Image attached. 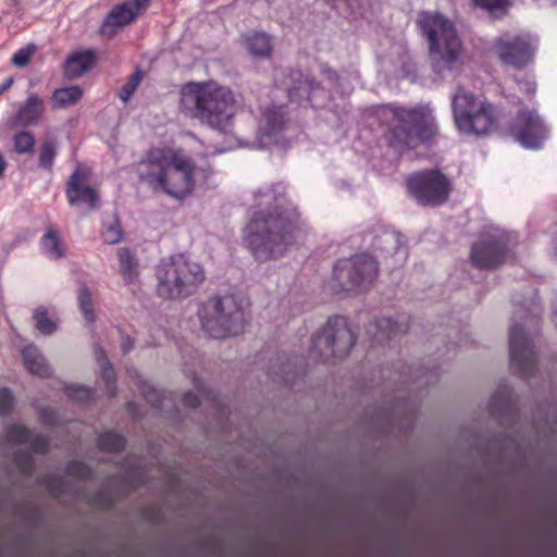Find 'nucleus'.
I'll use <instances>...</instances> for the list:
<instances>
[{
  "label": "nucleus",
  "mask_w": 557,
  "mask_h": 557,
  "mask_svg": "<svg viewBox=\"0 0 557 557\" xmlns=\"http://www.w3.org/2000/svg\"><path fill=\"white\" fill-rule=\"evenodd\" d=\"M40 246L50 258L61 259L66 255V248L62 244L61 235L53 226L47 228L41 237Z\"/></svg>",
  "instance_id": "nucleus-27"
},
{
  "label": "nucleus",
  "mask_w": 557,
  "mask_h": 557,
  "mask_svg": "<svg viewBox=\"0 0 557 557\" xmlns=\"http://www.w3.org/2000/svg\"><path fill=\"white\" fill-rule=\"evenodd\" d=\"M42 484L53 496H60L64 493V481L62 478L48 475L42 479Z\"/></svg>",
  "instance_id": "nucleus-42"
},
{
  "label": "nucleus",
  "mask_w": 557,
  "mask_h": 557,
  "mask_svg": "<svg viewBox=\"0 0 557 557\" xmlns=\"http://www.w3.org/2000/svg\"><path fill=\"white\" fill-rule=\"evenodd\" d=\"M136 484L141 485V484H144V482L141 480H138Z\"/></svg>",
  "instance_id": "nucleus-57"
},
{
  "label": "nucleus",
  "mask_w": 557,
  "mask_h": 557,
  "mask_svg": "<svg viewBox=\"0 0 557 557\" xmlns=\"http://www.w3.org/2000/svg\"><path fill=\"white\" fill-rule=\"evenodd\" d=\"M139 388L144 398L154 408L162 407L163 394L160 391L147 383H143Z\"/></svg>",
  "instance_id": "nucleus-39"
},
{
  "label": "nucleus",
  "mask_w": 557,
  "mask_h": 557,
  "mask_svg": "<svg viewBox=\"0 0 557 557\" xmlns=\"http://www.w3.org/2000/svg\"><path fill=\"white\" fill-rule=\"evenodd\" d=\"M35 53V47L34 46H27L24 48L18 49L12 57V63L17 67H24L29 62L32 57Z\"/></svg>",
  "instance_id": "nucleus-41"
},
{
  "label": "nucleus",
  "mask_w": 557,
  "mask_h": 557,
  "mask_svg": "<svg viewBox=\"0 0 557 557\" xmlns=\"http://www.w3.org/2000/svg\"><path fill=\"white\" fill-rule=\"evenodd\" d=\"M509 132L523 147L539 149L548 136L544 120L535 110L522 108L509 125Z\"/></svg>",
  "instance_id": "nucleus-12"
},
{
  "label": "nucleus",
  "mask_w": 557,
  "mask_h": 557,
  "mask_svg": "<svg viewBox=\"0 0 557 557\" xmlns=\"http://www.w3.org/2000/svg\"><path fill=\"white\" fill-rule=\"evenodd\" d=\"M13 82V77H8L0 84V96L12 87Z\"/></svg>",
  "instance_id": "nucleus-52"
},
{
  "label": "nucleus",
  "mask_w": 557,
  "mask_h": 557,
  "mask_svg": "<svg viewBox=\"0 0 557 557\" xmlns=\"http://www.w3.org/2000/svg\"><path fill=\"white\" fill-rule=\"evenodd\" d=\"M84 90L79 86H69L55 89L51 95L54 109H64L77 104L83 98Z\"/></svg>",
  "instance_id": "nucleus-25"
},
{
  "label": "nucleus",
  "mask_w": 557,
  "mask_h": 557,
  "mask_svg": "<svg viewBox=\"0 0 557 557\" xmlns=\"http://www.w3.org/2000/svg\"><path fill=\"white\" fill-rule=\"evenodd\" d=\"M97 446L103 451H122L126 446V440L115 432H106L98 437Z\"/></svg>",
  "instance_id": "nucleus-29"
},
{
  "label": "nucleus",
  "mask_w": 557,
  "mask_h": 557,
  "mask_svg": "<svg viewBox=\"0 0 557 557\" xmlns=\"http://www.w3.org/2000/svg\"><path fill=\"white\" fill-rule=\"evenodd\" d=\"M90 172L78 164L65 184V196L71 207L86 206L88 210L99 207L100 197L97 188L88 185Z\"/></svg>",
  "instance_id": "nucleus-16"
},
{
  "label": "nucleus",
  "mask_w": 557,
  "mask_h": 557,
  "mask_svg": "<svg viewBox=\"0 0 557 557\" xmlns=\"http://www.w3.org/2000/svg\"><path fill=\"white\" fill-rule=\"evenodd\" d=\"M97 60V53L91 50L77 51L69 55L64 63V76L75 79L92 69Z\"/></svg>",
  "instance_id": "nucleus-21"
},
{
  "label": "nucleus",
  "mask_w": 557,
  "mask_h": 557,
  "mask_svg": "<svg viewBox=\"0 0 557 557\" xmlns=\"http://www.w3.org/2000/svg\"><path fill=\"white\" fill-rule=\"evenodd\" d=\"M509 354L511 368L522 377L532 376L537 361L534 346L524 330L515 324L509 331Z\"/></svg>",
  "instance_id": "nucleus-15"
},
{
  "label": "nucleus",
  "mask_w": 557,
  "mask_h": 557,
  "mask_svg": "<svg viewBox=\"0 0 557 557\" xmlns=\"http://www.w3.org/2000/svg\"><path fill=\"white\" fill-rule=\"evenodd\" d=\"M117 258L120 262V273L126 284L133 283L139 275L138 259L131 253L128 248H119Z\"/></svg>",
  "instance_id": "nucleus-26"
},
{
  "label": "nucleus",
  "mask_w": 557,
  "mask_h": 557,
  "mask_svg": "<svg viewBox=\"0 0 557 557\" xmlns=\"http://www.w3.org/2000/svg\"><path fill=\"white\" fill-rule=\"evenodd\" d=\"M144 78V72L137 67L132 75L128 76L126 83L122 86L121 90L119 91V98L124 102L127 103L135 91L137 90L138 86L140 85L141 81Z\"/></svg>",
  "instance_id": "nucleus-31"
},
{
  "label": "nucleus",
  "mask_w": 557,
  "mask_h": 557,
  "mask_svg": "<svg viewBox=\"0 0 557 557\" xmlns=\"http://www.w3.org/2000/svg\"><path fill=\"white\" fill-rule=\"evenodd\" d=\"M258 207L244 230V242L260 262L282 257L295 243L297 221L284 210V197L273 189L257 195Z\"/></svg>",
  "instance_id": "nucleus-2"
},
{
  "label": "nucleus",
  "mask_w": 557,
  "mask_h": 557,
  "mask_svg": "<svg viewBox=\"0 0 557 557\" xmlns=\"http://www.w3.org/2000/svg\"><path fill=\"white\" fill-rule=\"evenodd\" d=\"M134 407H135V404H134V403H132V401H131V403H128V404H127V408H128V410H129L131 412H133Z\"/></svg>",
  "instance_id": "nucleus-56"
},
{
  "label": "nucleus",
  "mask_w": 557,
  "mask_h": 557,
  "mask_svg": "<svg viewBox=\"0 0 557 557\" xmlns=\"http://www.w3.org/2000/svg\"><path fill=\"white\" fill-rule=\"evenodd\" d=\"M22 358L29 373L41 377L50 376L51 368L35 346L29 345L25 347L22 350Z\"/></svg>",
  "instance_id": "nucleus-24"
},
{
  "label": "nucleus",
  "mask_w": 557,
  "mask_h": 557,
  "mask_svg": "<svg viewBox=\"0 0 557 557\" xmlns=\"http://www.w3.org/2000/svg\"><path fill=\"white\" fill-rule=\"evenodd\" d=\"M66 394L78 401H87L91 398L92 391L83 386H70L66 388Z\"/></svg>",
  "instance_id": "nucleus-46"
},
{
  "label": "nucleus",
  "mask_w": 557,
  "mask_h": 557,
  "mask_svg": "<svg viewBox=\"0 0 557 557\" xmlns=\"http://www.w3.org/2000/svg\"><path fill=\"white\" fill-rule=\"evenodd\" d=\"M57 156V145L53 140H45L39 148L38 162L42 169L51 170Z\"/></svg>",
  "instance_id": "nucleus-34"
},
{
  "label": "nucleus",
  "mask_w": 557,
  "mask_h": 557,
  "mask_svg": "<svg viewBox=\"0 0 557 557\" xmlns=\"http://www.w3.org/2000/svg\"><path fill=\"white\" fill-rule=\"evenodd\" d=\"M27 444L29 445L32 451L35 454H46L49 449V441L39 434L34 435L32 433V438Z\"/></svg>",
  "instance_id": "nucleus-44"
},
{
  "label": "nucleus",
  "mask_w": 557,
  "mask_h": 557,
  "mask_svg": "<svg viewBox=\"0 0 557 557\" xmlns=\"http://www.w3.org/2000/svg\"><path fill=\"white\" fill-rule=\"evenodd\" d=\"M154 273L157 295L168 300L194 295L206 278L202 267L182 253L162 259Z\"/></svg>",
  "instance_id": "nucleus-5"
},
{
  "label": "nucleus",
  "mask_w": 557,
  "mask_h": 557,
  "mask_svg": "<svg viewBox=\"0 0 557 557\" xmlns=\"http://www.w3.org/2000/svg\"><path fill=\"white\" fill-rule=\"evenodd\" d=\"M46 113L44 99L37 94H30L20 102L15 112L10 119V123L15 127L36 126L41 123Z\"/></svg>",
  "instance_id": "nucleus-19"
},
{
  "label": "nucleus",
  "mask_w": 557,
  "mask_h": 557,
  "mask_svg": "<svg viewBox=\"0 0 557 557\" xmlns=\"http://www.w3.org/2000/svg\"><path fill=\"white\" fill-rule=\"evenodd\" d=\"M141 183L153 193H162L173 199L184 200L195 190L197 176L207 181L212 169L197 166L195 161L181 148L169 146L152 147L135 164Z\"/></svg>",
  "instance_id": "nucleus-1"
},
{
  "label": "nucleus",
  "mask_w": 557,
  "mask_h": 557,
  "mask_svg": "<svg viewBox=\"0 0 557 557\" xmlns=\"http://www.w3.org/2000/svg\"><path fill=\"white\" fill-rule=\"evenodd\" d=\"M88 504L101 510H110L113 507V499L109 493L98 491L89 497Z\"/></svg>",
  "instance_id": "nucleus-40"
},
{
  "label": "nucleus",
  "mask_w": 557,
  "mask_h": 557,
  "mask_svg": "<svg viewBox=\"0 0 557 557\" xmlns=\"http://www.w3.org/2000/svg\"><path fill=\"white\" fill-rule=\"evenodd\" d=\"M507 401V395H504L503 392H497L495 395L492 396L490 400V407L493 409L498 403H506Z\"/></svg>",
  "instance_id": "nucleus-50"
},
{
  "label": "nucleus",
  "mask_w": 557,
  "mask_h": 557,
  "mask_svg": "<svg viewBox=\"0 0 557 557\" xmlns=\"http://www.w3.org/2000/svg\"><path fill=\"white\" fill-rule=\"evenodd\" d=\"M286 111L284 106H269L261 110L258 119L257 134L263 145L272 141L286 125Z\"/></svg>",
  "instance_id": "nucleus-18"
},
{
  "label": "nucleus",
  "mask_w": 557,
  "mask_h": 557,
  "mask_svg": "<svg viewBox=\"0 0 557 557\" xmlns=\"http://www.w3.org/2000/svg\"><path fill=\"white\" fill-rule=\"evenodd\" d=\"M133 348V342L129 337L125 339V342L122 344V349L124 354H127Z\"/></svg>",
  "instance_id": "nucleus-53"
},
{
  "label": "nucleus",
  "mask_w": 557,
  "mask_h": 557,
  "mask_svg": "<svg viewBox=\"0 0 557 557\" xmlns=\"http://www.w3.org/2000/svg\"><path fill=\"white\" fill-rule=\"evenodd\" d=\"M77 300L79 310L84 318L87 320L88 323H94L96 315L94 311L92 298L91 293L89 292L86 285H83L79 288Z\"/></svg>",
  "instance_id": "nucleus-32"
},
{
  "label": "nucleus",
  "mask_w": 557,
  "mask_h": 557,
  "mask_svg": "<svg viewBox=\"0 0 557 557\" xmlns=\"http://www.w3.org/2000/svg\"><path fill=\"white\" fill-rule=\"evenodd\" d=\"M376 331L373 335V343L383 345L398 334H405L409 330L407 320L398 321L391 318H380L373 325Z\"/></svg>",
  "instance_id": "nucleus-22"
},
{
  "label": "nucleus",
  "mask_w": 557,
  "mask_h": 557,
  "mask_svg": "<svg viewBox=\"0 0 557 557\" xmlns=\"http://www.w3.org/2000/svg\"><path fill=\"white\" fill-rule=\"evenodd\" d=\"M13 463L20 472L25 475L32 474L34 470V459L30 453L26 450H16L12 458Z\"/></svg>",
  "instance_id": "nucleus-37"
},
{
  "label": "nucleus",
  "mask_w": 557,
  "mask_h": 557,
  "mask_svg": "<svg viewBox=\"0 0 557 557\" xmlns=\"http://www.w3.org/2000/svg\"><path fill=\"white\" fill-rule=\"evenodd\" d=\"M181 110L189 119L218 133L231 134L237 100L234 91L214 81L188 82L181 88Z\"/></svg>",
  "instance_id": "nucleus-3"
},
{
  "label": "nucleus",
  "mask_w": 557,
  "mask_h": 557,
  "mask_svg": "<svg viewBox=\"0 0 557 557\" xmlns=\"http://www.w3.org/2000/svg\"><path fill=\"white\" fill-rule=\"evenodd\" d=\"M321 73L323 76L332 84L337 83L338 81V74L333 69L329 67L327 65H323L321 67Z\"/></svg>",
  "instance_id": "nucleus-49"
},
{
  "label": "nucleus",
  "mask_w": 557,
  "mask_h": 557,
  "mask_svg": "<svg viewBox=\"0 0 557 557\" xmlns=\"http://www.w3.org/2000/svg\"><path fill=\"white\" fill-rule=\"evenodd\" d=\"M512 247L507 235L487 236L472 245L471 263L481 270L495 269L509 258Z\"/></svg>",
  "instance_id": "nucleus-13"
},
{
  "label": "nucleus",
  "mask_w": 557,
  "mask_h": 557,
  "mask_svg": "<svg viewBox=\"0 0 557 557\" xmlns=\"http://www.w3.org/2000/svg\"><path fill=\"white\" fill-rule=\"evenodd\" d=\"M202 330L216 339L243 332L245 313L233 296L212 297L198 310Z\"/></svg>",
  "instance_id": "nucleus-8"
},
{
  "label": "nucleus",
  "mask_w": 557,
  "mask_h": 557,
  "mask_svg": "<svg viewBox=\"0 0 557 557\" xmlns=\"http://www.w3.org/2000/svg\"><path fill=\"white\" fill-rule=\"evenodd\" d=\"M65 473L78 480L88 481L92 478V470L83 461L73 460L65 467Z\"/></svg>",
  "instance_id": "nucleus-38"
},
{
  "label": "nucleus",
  "mask_w": 557,
  "mask_h": 557,
  "mask_svg": "<svg viewBox=\"0 0 557 557\" xmlns=\"http://www.w3.org/2000/svg\"><path fill=\"white\" fill-rule=\"evenodd\" d=\"M5 437L15 444H27L32 438V431L21 424H11L7 428Z\"/></svg>",
  "instance_id": "nucleus-36"
},
{
  "label": "nucleus",
  "mask_w": 557,
  "mask_h": 557,
  "mask_svg": "<svg viewBox=\"0 0 557 557\" xmlns=\"http://www.w3.org/2000/svg\"><path fill=\"white\" fill-rule=\"evenodd\" d=\"M14 151L17 154H32L35 148V136L28 131H20L14 134L13 138Z\"/></svg>",
  "instance_id": "nucleus-30"
},
{
  "label": "nucleus",
  "mask_w": 557,
  "mask_h": 557,
  "mask_svg": "<svg viewBox=\"0 0 557 557\" xmlns=\"http://www.w3.org/2000/svg\"><path fill=\"white\" fill-rule=\"evenodd\" d=\"M417 25L429 42L434 71L451 70L461 52V41L453 22L437 12H421Z\"/></svg>",
  "instance_id": "nucleus-6"
},
{
  "label": "nucleus",
  "mask_w": 557,
  "mask_h": 557,
  "mask_svg": "<svg viewBox=\"0 0 557 557\" xmlns=\"http://www.w3.org/2000/svg\"><path fill=\"white\" fill-rule=\"evenodd\" d=\"M150 0H129L114 5L100 25L102 36H113L121 28L136 20L148 7Z\"/></svg>",
  "instance_id": "nucleus-17"
},
{
  "label": "nucleus",
  "mask_w": 557,
  "mask_h": 557,
  "mask_svg": "<svg viewBox=\"0 0 557 557\" xmlns=\"http://www.w3.org/2000/svg\"><path fill=\"white\" fill-rule=\"evenodd\" d=\"M41 419L45 423H52L54 420V412L50 409H44L41 411Z\"/></svg>",
  "instance_id": "nucleus-51"
},
{
  "label": "nucleus",
  "mask_w": 557,
  "mask_h": 557,
  "mask_svg": "<svg viewBox=\"0 0 557 557\" xmlns=\"http://www.w3.org/2000/svg\"><path fill=\"white\" fill-rule=\"evenodd\" d=\"M377 114L382 117H391L393 125L386 134V140L388 146L399 153L416 149L437 134L434 117L421 107L405 108L386 104L377 110Z\"/></svg>",
  "instance_id": "nucleus-4"
},
{
  "label": "nucleus",
  "mask_w": 557,
  "mask_h": 557,
  "mask_svg": "<svg viewBox=\"0 0 557 557\" xmlns=\"http://www.w3.org/2000/svg\"><path fill=\"white\" fill-rule=\"evenodd\" d=\"M409 195L423 207H440L450 196V180L440 170L430 169L411 173L406 178Z\"/></svg>",
  "instance_id": "nucleus-11"
},
{
  "label": "nucleus",
  "mask_w": 557,
  "mask_h": 557,
  "mask_svg": "<svg viewBox=\"0 0 557 557\" xmlns=\"http://www.w3.org/2000/svg\"><path fill=\"white\" fill-rule=\"evenodd\" d=\"M34 320L36 329L44 335H50L55 330V323L48 317V311L45 307H38L34 311Z\"/></svg>",
  "instance_id": "nucleus-35"
},
{
  "label": "nucleus",
  "mask_w": 557,
  "mask_h": 557,
  "mask_svg": "<svg viewBox=\"0 0 557 557\" xmlns=\"http://www.w3.org/2000/svg\"><path fill=\"white\" fill-rule=\"evenodd\" d=\"M98 356V361L101 367V377L106 383V387L111 397H114L116 394V375L115 371L112 368L111 363L107 360L104 351L102 348L98 347L96 350Z\"/></svg>",
  "instance_id": "nucleus-28"
},
{
  "label": "nucleus",
  "mask_w": 557,
  "mask_h": 557,
  "mask_svg": "<svg viewBox=\"0 0 557 557\" xmlns=\"http://www.w3.org/2000/svg\"><path fill=\"white\" fill-rule=\"evenodd\" d=\"M14 397L7 387L0 389V416H9L13 409Z\"/></svg>",
  "instance_id": "nucleus-43"
},
{
  "label": "nucleus",
  "mask_w": 557,
  "mask_h": 557,
  "mask_svg": "<svg viewBox=\"0 0 557 557\" xmlns=\"http://www.w3.org/2000/svg\"><path fill=\"white\" fill-rule=\"evenodd\" d=\"M377 273V261L367 253L338 260L333 269L335 284L332 289L336 293L364 292L376 280Z\"/></svg>",
  "instance_id": "nucleus-10"
},
{
  "label": "nucleus",
  "mask_w": 557,
  "mask_h": 557,
  "mask_svg": "<svg viewBox=\"0 0 557 557\" xmlns=\"http://www.w3.org/2000/svg\"><path fill=\"white\" fill-rule=\"evenodd\" d=\"M356 344V337L346 318L335 315L311 338L310 357L313 360L327 362L343 358Z\"/></svg>",
  "instance_id": "nucleus-9"
},
{
  "label": "nucleus",
  "mask_w": 557,
  "mask_h": 557,
  "mask_svg": "<svg viewBox=\"0 0 557 557\" xmlns=\"http://www.w3.org/2000/svg\"><path fill=\"white\" fill-rule=\"evenodd\" d=\"M287 77L290 81V85L286 83L289 100L299 104L304 101L313 104L315 92L322 91L320 84L298 70H289Z\"/></svg>",
  "instance_id": "nucleus-20"
},
{
  "label": "nucleus",
  "mask_w": 557,
  "mask_h": 557,
  "mask_svg": "<svg viewBox=\"0 0 557 557\" xmlns=\"http://www.w3.org/2000/svg\"><path fill=\"white\" fill-rule=\"evenodd\" d=\"M101 235L104 243L109 245L117 244L122 239V227L120 221L115 216L111 220L104 221Z\"/></svg>",
  "instance_id": "nucleus-33"
},
{
  "label": "nucleus",
  "mask_w": 557,
  "mask_h": 557,
  "mask_svg": "<svg viewBox=\"0 0 557 557\" xmlns=\"http://www.w3.org/2000/svg\"><path fill=\"white\" fill-rule=\"evenodd\" d=\"M183 404L189 408H197L201 405V400L198 394L194 392H187L183 397Z\"/></svg>",
  "instance_id": "nucleus-48"
},
{
  "label": "nucleus",
  "mask_w": 557,
  "mask_h": 557,
  "mask_svg": "<svg viewBox=\"0 0 557 557\" xmlns=\"http://www.w3.org/2000/svg\"><path fill=\"white\" fill-rule=\"evenodd\" d=\"M244 44L253 58H270L273 45L271 37L262 32H253L244 36Z\"/></svg>",
  "instance_id": "nucleus-23"
},
{
  "label": "nucleus",
  "mask_w": 557,
  "mask_h": 557,
  "mask_svg": "<svg viewBox=\"0 0 557 557\" xmlns=\"http://www.w3.org/2000/svg\"><path fill=\"white\" fill-rule=\"evenodd\" d=\"M199 391L201 392V395H202V396H205V395H206V396H207V398H209V397H211V396H212V400H213V401H218V396H216L214 393H212V392H205V391H201V389H199Z\"/></svg>",
  "instance_id": "nucleus-55"
},
{
  "label": "nucleus",
  "mask_w": 557,
  "mask_h": 557,
  "mask_svg": "<svg viewBox=\"0 0 557 557\" xmlns=\"http://www.w3.org/2000/svg\"><path fill=\"white\" fill-rule=\"evenodd\" d=\"M516 82L519 86V90L527 96H534L536 92V84L533 79L530 78H522L518 79L516 78Z\"/></svg>",
  "instance_id": "nucleus-47"
},
{
  "label": "nucleus",
  "mask_w": 557,
  "mask_h": 557,
  "mask_svg": "<svg viewBox=\"0 0 557 557\" xmlns=\"http://www.w3.org/2000/svg\"><path fill=\"white\" fill-rule=\"evenodd\" d=\"M478 7L493 11H506L509 7V0H473Z\"/></svg>",
  "instance_id": "nucleus-45"
},
{
  "label": "nucleus",
  "mask_w": 557,
  "mask_h": 557,
  "mask_svg": "<svg viewBox=\"0 0 557 557\" xmlns=\"http://www.w3.org/2000/svg\"><path fill=\"white\" fill-rule=\"evenodd\" d=\"M5 169H7V161L4 160L3 156L0 153V178L3 177Z\"/></svg>",
  "instance_id": "nucleus-54"
},
{
  "label": "nucleus",
  "mask_w": 557,
  "mask_h": 557,
  "mask_svg": "<svg viewBox=\"0 0 557 557\" xmlns=\"http://www.w3.org/2000/svg\"><path fill=\"white\" fill-rule=\"evenodd\" d=\"M534 47L529 35H504L494 42V51L503 64L523 69L534 58Z\"/></svg>",
  "instance_id": "nucleus-14"
},
{
  "label": "nucleus",
  "mask_w": 557,
  "mask_h": 557,
  "mask_svg": "<svg viewBox=\"0 0 557 557\" xmlns=\"http://www.w3.org/2000/svg\"><path fill=\"white\" fill-rule=\"evenodd\" d=\"M451 111L457 129L467 135L484 136L497 125L496 107L462 86H458L451 96Z\"/></svg>",
  "instance_id": "nucleus-7"
}]
</instances>
